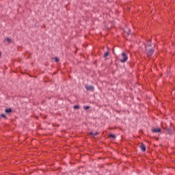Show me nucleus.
I'll return each mask as SVG.
<instances>
[{"label":"nucleus","mask_w":175,"mask_h":175,"mask_svg":"<svg viewBox=\"0 0 175 175\" xmlns=\"http://www.w3.org/2000/svg\"><path fill=\"white\" fill-rule=\"evenodd\" d=\"M122 58L120 59V62H126L128 61V55H126L125 53H122Z\"/></svg>","instance_id":"1"},{"label":"nucleus","mask_w":175,"mask_h":175,"mask_svg":"<svg viewBox=\"0 0 175 175\" xmlns=\"http://www.w3.org/2000/svg\"><path fill=\"white\" fill-rule=\"evenodd\" d=\"M85 88L88 90V91H94V88L92 85H85Z\"/></svg>","instance_id":"2"},{"label":"nucleus","mask_w":175,"mask_h":175,"mask_svg":"<svg viewBox=\"0 0 175 175\" xmlns=\"http://www.w3.org/2000/svg\"><path fill=\"white\" fill-rule=\"evenodd\" d=\"M152 132H153V133H158L161 132V129H159V128L152 129Z\"/></svg>","instance_id":"3"},{"label":"nucleus","mask_w":175,"mask_h":175,"mask_svg":"<svg viewBox=\"0 0 175 175\" xmlns=\"http://www.w3.org/2000/svg\"><path fill=\"white\" fill-rule=\"evenodd\" d=\"M147 54L148 56L151 55L152 54H154V49H150L148 51Z\"/></svg>","instance_id":"4"},{"label":"nucleus","mask_w":175,"mask_h":175,"mask_svg":"<svg viewBox=\"0 0 175 175\" xmlns=\"http://www.w3.org/2000/svg\"><path fill=\"white\" fill-rule=\"evenodd\" d=\"M90 136H92V137H95V136H96L97 135H99V133H98V132H96V133L90 132Z\"/></svg>","instance_id":"5"},{"label":"nucleus","mask_w":175,"mask_h":175,"mask_svg":"<svg viewBox=\"0 0 175 175\" xmlns=\"http://www.w3.org/2000/svg\"><path fill=\"white\" fill-rule=\"evenodd\" d=\"M141 150H142V151H143V152L146 151V146H145L144 145H142V146H141Z\"/></svg>","instance_id":"6"},{"label":"nucleus","mask_w":175,"mask_h":175,"mask_svg":"<svg viewBox=\"0 0 175 175\" xmlns=\"http://www.w3.org/2000/svg\"><path fill=\"white\" fill-rule=\"evenodd\" d=\"M5 113H12V109H5Z\"/></svg>","instance_id":"7"},{"label":"nucleus","mask_w":175,"mask_h":175,"mask_svg":"<svg viewBox=\"0 0 175 175\" xmlns=\"http://www.w3.org/2000/svg\"><path fill=\"white\" fill-rule=\"evenodd\" d=\"M5 40H7V42H9V43H12V38H7Z\"/></svg>","instance_id":"8"},{"label":"nucleus","mask_w":175,"mask_h":175,"mask_svg":"<svg viewBox=\"0 0 175 175\" xmlns=\"http://www.w3.org/2000/svg\"><path fill=\"white\" fill-rule=\"evenodd\" d=\"M1 117H2L3 118H6V115L3 113V114L0 115V118H1Z\"/></svg>","instance_id":"9"},{"label":"nucleus","mask_w":175,"mask_h":175,"mask_svg":"<svg viewBox=\"0 0 175 175\" xmlns=\"http://www.w3.org/2000/svg\"><path fill=\"white\" fill-rule=\"evenodd\" d=\"M109 137H112L113 139H114V137H116V135L114 134H110Z\"/></svg>","instance_id":"10"},{"label":"nucleus","mask_w":175,"mask_h":175,"mask_svg":"<svg viewBox=\"0 0 175 175\" xmlns=\"http://www.w3.org/2000/svg\"><path fill=\"white\" fill-rule=\"evenodd\" d=\"M107 55H109V52H106V53L104 54L105 58H106V57H107Z\"/></svg>","instance_id":"11"},{"label":"nucleus","mask_w":175,"mask_h":175,"mask_svg":"<svg viewBox=\"0 0 175 175\" xmlns=\"http://www.w3.org/2000/svg\"><path fill=\"white\" fill-rule=\"evenodd\" d=\"M55 62H58L59 61V59L58 57H55Z\"/></svg>","instance_id":"12"},{"label":"nucleus","mask_w":175,"mask_h":175,"mask_svg":"<svg viewBox=\"0 0 175 175\" xmlns=\"http://www.w3.org/2000/svg\"><path fill=\"white\" fill-rule=\"evenodd\" d=\"M84 109L85 110H88V109H90V107L89 106L84 107Z\"/></svg>","instance_id":"13"},{"label":"nucleus","mask_w":175,"mask_h":175,"mask_svg":"<svg viewBox=\"0 0 175 175\" xmlns=\"http://www.w3.org/2000/svg\"><path fill=\"white\" fill-rule=\"evenodd\" d=\"M73 108H74V109H79V106H78V105H75V106L73 107Z\"/></svg>","instance_id":"14"},{"label":"nucleus","mask_w":175,"mask_h":175,"mask_svg":"<svg viewBox=\"0 0 175 175\" xmlns=\"http://www.w3.org/2000/svg\"><path fill=\"white\" fill-rule=\"evenodd\" d=\"M129 32H131V31H129V32H128V35H129Z\"/></svg>","instance_id":"15"}]
</instances>
